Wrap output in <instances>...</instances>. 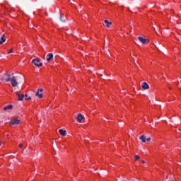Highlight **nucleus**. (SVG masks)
Returning <instances> with one entry per match:
<instances>
[{
    "instance_id": "nucleus-7",
    "label": "nucleus",
    "mask_w": 181,
    "mask_h": 181,
    "mask_svg": "<svg viewBox=\"0 0 181 181\" xmlns=\"http://www.w3.org/2000/svg\"><path fill=\"white\" fill-rule=\"evenodd\" d=\"M12 108H13V105H7V106L4 107H3V110H4V111H8V110H12Z\"/></svg>"
},
{
    "instance_id": "nucleus-16",
    "label": "nucleus",
    "mask_w": 181,
    "mask_h": 181,
    "mask_svg": "<svg viewBox=\"0 0 181 181\" xmlns=\"http://www.w3.org/2000/svg\"><path fill=\"white\" fill-rule=\"evenodd\" d=\"M59 19L61 22H66V18H63V16H62V14H60Z\"/></svg>"
},
{
    "instance_id": "nucleus-18",
    "label": "nucleus",
    "mask_w": 181,
    "mask_h": 181,
    "mask_svg": "<svg viewBox=\"0 0 181 181\" xmlns=\"http://www.w3.org/2000/svg\"><path fill=\"white\" fill-rule=\"evenodd\" d=\"M135 160H138L139 159V156H134Z\"/></svg>"
},
{
    "instance_id": "nucleus-15",
    "label": "nucleus",
    "mask_w": 181,
    "mask_h": 181,
    "mask_svg": "<svg viewBox=\"0 0 181 181\" xmlns=\"http://www.w3.org/2000/svg\"><path fill=\"white\" fill-rule=\"evenodd\" d=\"M36 97H38V98H43V95L42 93H40L38 91L35 93Z\"/></svg>"
},
{
    "instance_id": "nucleus-3",
    "label": "nucleus",
    "mask_w": 181,
    "mask_h": 181,
    "mask_svg": "<svg viewBox=\"0 0 181 181\" xmlns=\"http://www.w3.org/2000/svg\"><path fill=\"white\" fill-rule=\"evenodd\" d=\"M10 83L13 87H16V86H18V82L16 81V78H15V76L11 77Z\"/></svg>"
},
{
    "instance_id": "nucleus-8",
    "label": "nucleus",
    "mask_w": 181,
    "mask_h": 181,
    "mask_svg": "<svg viewBox=\"0 0 181 181\" xmlns=\"http://www.w3.org/2000/svg\"><path fill=\"white\" fill-rule=\"evenodd\" d=\"M17 95L18 97V101H23V98H25V95H23V94L17 93Z\"/></svg>"
},
{
    "instance_id": "nucleus-12",
    "label": "nucleus",
    "mask_w": 181,
    "mask_h": 181,
    "mask_svg": "<svg viewBox=\"0 0 181 181\" xmlns=\"http://www.w3.org/2000/svg\"><path fill=\"white\" fill-rule=\"evenodd\" d=\"M59 132L62 136H66V130H63L61 129L59 130Z\"/></svg>"
},
{
    "instance_id": "nucleus-4",
    "label": "nucleus",
    "mask_w": 181,
    "mask_h": 181,
    "mask_svg": "<svg viewBox=\"0 0 181 181\" xmlns=\"http://www.w3.org/2000/svg\"><path fill=\"white\" fill-rule=\"evenodd\" d=\"M138 40H139V42H141V43H142L143 45H146V43H149V40L146 38H144L142 37H138Z\"/></svg>"
},
{
    "instance_id": "nucleus-11",
    "label": "nucleus",
    "mask_w": 181,
    "mask_h": 181,
    "mask_svg": "<svg viewBox=\"0 0 181 181\" xmlns=\"http://www.w3.org/2000/svg\"><path fill=\"white\" fill-rule=\"evenodd\" d=\"M6 39H5V34L2 35V37L0 39V45H2L4 42H6Z\"/></svg>"
},
{
    "instance_id": "nucleus-1",
    "label": "nucleus",
    "mask_w": 181,
    "mask_h": 181,
    "mask_svg": "<svg viewBox=\"0 0 181 181\" xmlns=\"http://www.w3.org/2000/svg\"><path fill=\"white\" fill-rule=\"evenodd\" d=\"M12 78L11 77V74H8V73H6L4 76V77L1 78V81H6L7 83L11 81V79Z\"/></svg>"
},
{
    "instance_id": "nucleus-21",
    "label": "nucleus",
    "mask_w": 181,
    "mask_h": 181,
    "mask_svg": "<svg viewBox=\"0 0 181 181\" xmlns=\"http://www.w3.org/2000/svg\"><path fill=\"white\" fill-rule=\"evenodd\" d=\"M146 141H147V142H149L151 141V138H147Z\"/></svg>"
},
{
    "instance_id": "nucleus-17",
    "label": "nucleus",
    "mask_w": 181,
    "mask_h": 181,
    "mask_svg": "<svg viewBox=\"0 0 181 181\" xmlns=\"http://www.w3.org/2000/svg\"><path fill=\"white\" fill-rule=\"evenodd\" d=\"M25 100H31V98H30V97H28V95H25Z\"/></svg>"
},
{
    "instance_id": "nucleus-19",
    "label": "nucleus",
    "mask_w": 181,
    "mask_h": 181,
    "mask_svg": "<svg viewBox=\"0 0 181 181\" xmlns=\"http://www.w3.org/2000/svg\"><path fill=\"white\" fill-rule=\"evenodd\" d=\"M37 92L38 93H42L43 90L42 88H40V89L37 90Z\"/></svg>"
},
{
    "instance_id": "nucleus-14",
    "label": "nucleus",
    "mask_w": 181,
    "mask_h": 181,
    "mask_svg": "<svg viewBox=\"0 0 181 181\" xmlns=\"http://www.w3.org/2000/svg\"><path fill=\"white\" fill-rule=\"evenodd\" d=\"M140 140H141L143 143L146 142V137H145V135L141 136H140Z\"/></svg>"
},
{
    "instance_id": "nucleus-23",
    "label": "nucleus",
    "mask_w": 181,
    "mask_h": 181,
    "mask_svg": "<svg viewBox=\"0 0 181 181\" xmlns=\"http://www.w3.org/2000/svg\"><path fill=\"white\" fill-rule=\"evenodd\" d=\"M23 146V145L19 144V148H22Z\"/></svg>"
},
{
    "instance_id": "nucleus-6",
    "label": "nucleus",
    "mask_w": 181,
    "mask_h": 181,
    "mask_svg": "<svg viewBox=\"0 0 181 181\" xmlns=\"http://www.w3.org/2000/svg\"><path fill=\"white\" fill-rule=\"evenodd\" d=\"M84 119V116L81 114H78L77 117V121L78 122H83V120Z\"/></svg>"
},
{
    "instance_id": "nucleus-22",
    "label": "nucleus",
    "mask_w": 181,
    "mask_h": 181,
    "mask_svg": "<svg viewBox=\"0 0 181 181\" xmlns=\"http://www.w3.org/2000/svg\"><path fill=\"white\" fill-rule=\"evenodd\" d=\"M141 163H142L143 165H145V161H144V160H141Z\"/></svg>"
},
{
    "instance_id": "nucleus-2",
    "label": "nucleus",
    "mask_w": 181,
    "mask_h": 181,
    "mask_svg": "<svg viewBox=\"0 0 181 181\" xmlns=\"http://www.w3.org/2000/svg\"><path fill=\"white\" fill-rule=\"evenodd\" d=\"M32 63L35 64L37 67H40L42 66V62H40V60L39 59H34L32 60Z\"/></svg>"
},
{
    "instance_id": "nucleus-5",
    "label": "nucleus",
    "mask_w": 181,
    "mask_h": 181,
    "mask_svg": "<svg viewBox=\"0 0 181 181\" xmlns=\"http://www.w3.org/2000/svg\"><path fill=\"white\" fill-rule=\"evenodd\" d=\"M9 122L10 124H11V125H19V124H21V120L16 119L11 120Z\"/></svg>"
},
{
    "instance_id": "nucleus-9",
    "label": "nucleus",
    "mask_w": 181,
    "mask_h": 181,
    "mask_svg": "<svg viewBox=\"0 0 181 181\" xmlns=\"http://www.w3.org/2000/svg\"><path fill=\"white\" fill-rule=\"evenodd\" d=\"M53 59V54L49 53L47 55V62H50Z\"/></svg>"
},
{
    "instance_id": "nucleus-13",
    "label": "nucleus",
    "mask_w": 181,
    "mask_h": 181,
    "mask_svg": "<svg viewBox=\"0 0 181 181\" xmlns=\"http://www.w3.org/2000/svg\"><path fill=\"white\" fill-rule=\"evenodd\" d=\"M105 23H106L107 28H110V26L112 25V23H111V21H108V20H105Z\"/></svg>"
},
{
    "instance_id": "nucleus-10",
    "label": "nucleus",
    "mask_w": 181,
    "mask_h": 181,
    "mask_svg": "<svg viewBox=\"0 0 181 181\" xmlns=\"http://www.w3.org/2000/svg\"><path fill=\"white\" fill-rule=\"evenodd\" d=\"M149 88V85L146 82H144L142 85V89L143 90H148Z\"/></svg>"
},
{
    "instance_id": "nucleus-20",
    "label": "nucleus",
    "mask_w": 181,
    "mask_h": 181,
    "mask_svg": "<svg viewBox=\"0 0 181 181\" xmlns=\"http://www.w3.org/2000/svg\"><path fill=\"white\" fill-rule=\"evenodd\" d=\"M12 49H10L9 51H8V54H11V53H12Z\"/></svg>"
}]
</instances>
